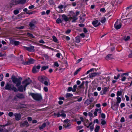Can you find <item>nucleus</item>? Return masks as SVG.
<instances>
[{
    "mask_svg": "<svg viewBox=\"0 0 132 132\" xmlns=\"http://www.w3.org/2000/svg\"><path fill=\"white\" fill-rule=\"evenodd\" d=\"M38 79L39 81L46 86H47L50 84L48 79L44 76H40L38 77Z\"/></svg>",
    "mask_w": 132,
    "mask_h": 132,
    "instance_id": "1",
    "label": "nucleus"
},
{
    "mask_svg": "<svg viewBox=\"0 0 132 132\" xmlns=\"http://www.w3.org/2000/svg\"><path fill=\"white\" fill-rule=\"evenodd\" d=\"M30 84V81L26 80L23 81L22 83V85L18 88V90L20 92H23V90H25L26 87L27 86Z\"/></svg>",
    "mask_w": 132,
    "mask_h": 132,
    "instance_id": "2",
    "label": "nucleus"
},
{
    "mask_svg": "<svg viewBox=\"0 0 132 132\" xmlns=\"http://www.w3.org/2000/svg\"><path fill=\"white\" fill-rule=\"evenodd\" d=\"M4 88L6 90H13L14 92H16L18 90L13 85L9 83L7 84L5 86Z\"/></svg>",
    "mask_w": 132,
    "mask_h": 132,
    "instance_id": "3",
    "label": "nucleus"
},
{
    "mask_svg": "<svg viewBox=\"0 0 132 132\" xmlns=\"http://www.w3.org/2000/svg\"><path fill=\"white\" fill-rule=\"evenodd\" d=\"M12 79L13 82L16 84V86L17 87H18L20 85L22 80L21 78H18L13 76L12 77Z\"/></svg>",
    "mask_w": 132,
    "mask_h": 132,
    "instance_id": "4",
    "label": "nucleus"
},
{
    "mask_svg": "<svg viewBox=\"0 0 132 132\" xmlns=\"http://www.w3.org/2000/svg\"><path fill=\"white\" fill-rule=\"evenodd\" d=\"M69 16H70V18L71 19L73 20L72 21V22H75L77 19V18L75 16V13L72 11H70Z\"/></svg>",
    "mask_w": 132,
    "mask_h": 132,
    "instance_id": "5",
    "label": "nucleus"
},
{
    "mask_svg": "<svg viewBox=\"0 0 132 132\" xmlns=\"http://www.w3.org/2000/svg\"><path fill=\"white\" fill-rule=\"evenodd\" d=\"M30 95L35 100L39 101L41 99V96L39 94L31 93Z\"/></svg>",
    "mask_w": 132,
    "mask_h": 132,
    "instance_id": "6",
    "label": "nucleus"
},
{
    "mask_svg": "<svg viewBox=\"0 0 132 132\" xmlns=\"http://www.w3.org/2000/svg\"><path fill=\"white\" fill-rule=\"evenodd\" d=\"M40 68V65H38L34 67L32 69V72L34 73L37 72L39 71Z\"/></svg>",
    "mask_w": 132,
    "mask_h": 132,
    "instance_id": "7",
    "label": "nucleus"
},
{
    "mask_svg": "<svg viewBox=\"0 0 132 132\" xmlns=\"http://www.w3.org/2000/svg\"><path fill=\"white\" fill-rule=\"evenodd\" d=\"M34 46H30L29 47H24V48L26 49L29 51L31 52H33L34 51Z\"/></svg>",
    "mask_w": 132,
    "mask_h": 132,
    "instance_id": "8",
    "label": "nucleus"
},
{
    "mask_svg": "<svg viewBox=\"0 0 132 132\" xmlns=\"http://www.w3.org/2000/svg\"><path fill=\"white\" fill-rule=\"evenodd\" d=\"M71 125V123L69 122V123L65 124L63 125V126L66 129H69L72 128Z\"/></svg>",
    "mask_w": 132,
    "mask_h": 132,
    "instance_id": "9",
    "label": "nucleus"
},
{
    "mask_svg": "<svg viewBox=\"0 0 132 132\" xmlns=\"http://www.w3.org/2000/svg\"><path fill=\"white\" fill-rule=\"evenodd\" d=\"M26 0H15V3L13 4H23L24 3L26 2Z\"/></svg>",
    "mask_w": 132,
    "mask_h": 132,
    "instance_id": "10",
    "label": "nucleus"
},
{
    "mask_svg": "<svg viewBox=\"0 0 132 132\" xmlns=\"http://www.w3.org/2000/svg\"><path fill=\"white\" fill-rule=\"evenodd\" d=\"M6 126V125H4L3 126L0 125V131L2 132H7V130L5 129L4 127Z\"/></svg>",
    "mask_w": 132,
    "mask_h": 132,
    "instance_id": "11",
    "label": "nucleus"
},
{
    "mask_svg": "<svg viewBox=\"0 0 132 132\" xmlns=\"http://www.w3.org/2000/svg\"><path fill=\"white\" fill-rule=\"evenodd\" d=\"M128 73H124L121 76V77L122 78L121 80L122 81H125L126 77L128 76Z\"/></svg>",
    "mask_w": 132,
    "mask_h": 132,
    "instance_id": "12",
    "label": "nucleus"
},
{
    "mask_svg": "<svg viewBox=\"0 0 132 132\" xmlns=\"http://www.w3.org/2000/svg\"><path fill=\"white\" fill-rule=\"evenodd\" d=\"M84 122V125L87 126V128H89L90 127V126L92 124V122L90 123L88 125V124L89 123L88 120H85Z\"/></svg>",
    "mask_w": 132,
    "mask_h": 132,
    "instance_id": "13",
    "label": "nucleus"
},
{
    "mask_svg": "<svg viewBox=\"0 0 132 132\" xmlns=\"http://www.w3.org/2000/svg\"><path fill=\"white\" fill-rule=\"evenodd\" d=\"M92 23L95 27L98 26L100 24V22L97 20H95L92 22Z\"/></svg>",
    "mask_w": 132,
    "mask_h": 132,
    "instance_id": "14",
    "label": "nucleus"
},
{
    "mask_svg": "<svg viewBox=\"0 0 132 132\" xmlns=\"http://www.w3.org/2000/svg\"><path fill=\"white\" fill-rule=\"evenodd\" d=\"M62 16L63 20H64L65 21H68L71 19L70 17H67L64 14L62 15Z\"/></svg>",
    "mask_w": 132,
    "mask_h": 132,
    "instance_id": "15",
    "label": "nucleus"
},
{
    "mask_svg": "<svg viewBox=\"0 0 132 132\" xmlns=\"http://www.w3.org/2000/svg\"><path fill=\"white\" fill-rule=\"evenodd\" d=\"M14 116H15V119L17 120H20L21 117V115L20 114H15Z\"/></svg>",
    "mask_w": 132,
    "mask_h": 132,
    "instance_id": "16",
    "label": "nucleus"
},
{
    "mask_svg": "<svg viewBox=\"0 0 132 132\" xmlns=\"http://www.w3.org/2000/svg\"><path fill=\"white\" fill-rule=\"evenodd\" d=\"M108 88L106 87H104L103 88V91H101V95H103L105 94L108 91Z\"/></svg>",
    "mask_w": 132,
    "mask_h": 132,
    "instance_id": "17",
    "label": "nucleus"
},
{
    "mask_svg": "<svg viewBox=\"0 0 132 132\" xmlns=\"http://www.w3.org/2000/svg\"><path fill=\"white\" fill-rule=\"evenodd\" d=\"M114 27L116 29H119L121 27V24H118V22L116 21Z\"/></svg>",
    "mask_w": 132,
    "mask_h": 132,
    "instance_id": "18",
    "label": "nucleus"
},
{
    "mask_svg": "<svg viewBox=\"0 0 132 132\" xmlns=\"http://www.w3.org/2000/svg\"><path fill=\"white\" fill-rule=\"evenodd\" d=\"M29 126V124L27 121H25L22 123L21 125V126L23 127L26 126L28 127Z\"/></svg>",
    "mask_w": 132,
    "mask_h": 132,
    "instance_id": "19",
    "label": "nucleus"
},
{
    "mask_svg": "<svg viewBox=\"0 0 132 132\" xmlns=\"http://www.w3.org/2000/svg\"><path fill=\"white\" fill-rule=\"evenodd\" d=\"M12 44H14L15 45L17 46L20 44V42L19 41H14L13 40L10 42Z\"/></svg>",
    "mask_w": 132,
    "mask_h": 132,
    "instance_id": "20",
    "label": "nucleus"
},
{
    "mask_svg": "<svg viewBox=\"0 0 132 132\" xmlns=\"http://www.w3.org/2000/svg\"><path fill=\"white\" fill-rule=\"evenodd\" d=\"M57 117H59L60 116L61 117H65L66 116V115L64 113H62L60 114L59 112L56 115Z\"/></svg>",
    "mask_w": 132,
    "mask_h": 132,
    "instance_id": "21",
    "label": "nucleus"
},
{
    "mask_svg": "<svg viewBox=\"0 0 132 132\" xmlns=\"http://www.w3.org/2000/svg\"><path fill=\"white\" fill-rule=\"evenodd\" d=\"M24 97L23 95L21 94H17L16 96H14V98L15 99H16L15 97H18V98H23Z\"/></svg>",
    "mask_w": 132,
    "mask_h": 132,
    "instance_id": "22",
    "label": "nucleus"
},
{
    "mask_svg": "<svg viewBox=\"0 0 132 132\" xmlns=\"http://www.w3.org/2000/svg\"><path fill=\"white\" fill-rule=\"evenodd\" d=\"M130 37L129 36H125L123 39L125 41H127L129 40L130 39Z\"/></svg>",
    "mask_w": 132,
    "mask_h": 132,
    "instance_id": "23",
    "label": "nucleus"
},
{
    "mask_svg": "<svg viewBox=\"0 0 132 132\" xmlns=\"http://www.w3.org/2000/svg\"><path fill=\"white\" fill-rule=\"evenodd\" d=\"M35 61V60L34 59H31L28 61V64H33L34 63Z\"/></svg>",
    "mask_w": 132,
    "mask_h": 132,
    "instance_id": "24",
    "label": "nucleus"
},
{
    "mask_svg": "<svg viewBox=\"0 0 132 132\" xmlns=\"http://www.w3.org/2000/svg\"><path fill=\"white\" fill-rule=\"evenodd\" d=\"M97 74L95 72L89 75V77L90 78H91L94 77L96 76Z\"/></svg>",
    "mask_w": 132,
    "mask_h": 132,
    "instance_id": "25",
    "label": "nucleus"
},
{
    "mask_svg": "<svg viewBox=\"0 0 132 132\" xmlns=\"http://www.w3.org/2000/svg\"><path fill=\"white\" fill-rule=\"evenodd\" d=\"M46 124L44 123H43L41 126L39 127V129L40 130L42 129H44L46 126Z\"/></svg>",
    "mask_w": 132,
    "mask_h": 132,
    "instance_id": "26",
    "label": "nucleus"
},
{
    "mask_svg": "<svg viewBox=\"0 0 132 132\" xmlns=\"http://www.w3.org/2000/svg\"><path fill=\"white\" fill-rule=\"evenodd\" d=\"M117 99V103L119 104L120 103L121 100V98L120 97H117L116 98Z\"/></svg>",
    "mask_w": 132,
    "mask_h": 132,
    "instance_id": "27",
    "label": "nucleus"
},
{
    "mask_svg": "<svg viewBox=\"0 0 132 132\" xmlns=\"http://www.w3.org/2000/svg\"><path fill=\"white\" fill-rule=\"evenodd\" d=\"M100 128V126H96L95 129V132H97L99 130Z\"/></svg>",
    "mask_w": 132,
    "mask_h": 132,
    "instance_id": "28",
    "label": "nucleus"
},
{
    "mask_svg": "<svg viewBox=\"0 0 132 132\" xmlns=\"http://www.w3.org/2000/svg\"><path fill=\"white\" fill-rule=\"evenodd\" d=\"M122 94V92L120 91H118L117 94V97H119V96H121Z\"/></svg>",
    "mask_w": 132,
    "mask_h": 132,
    "instance_id": "29",
    "label": "nucleus"
},
{
    "mask_svg": "<svg viewBox=\"0 0 132 132\" xmlns=\"http://www.w3.org/2000/svg\"><path fill=\"white\" fill-rule=\"evenodd\" d=\"M106 19L105 17H103L102 18L101 20V22L103 23H104L106 21Z\"/></svg>",
    "mask_w": 132,
    "mask_h": 132,
    "instance_id": "30",
    "label": "nucleus"
},
{
    "mask_svg": "<svg viewBox=\"0 0 132 132\" xmlns=\"http://www.w3.org/2000/svg\"><path fill=\"white\" fill-rule=\"evenodd\" d=\"M91 102H92L90 100L88 99L86 100L85 103L86 104L88 105Z\"/></svg>",
    "mask_w": 132,
    "mask_h": 132,
    "instance_id": "31",
    "label": "nucleus"
},
{
    "mask_svg": "<svg viewBox=\"0 0 132 132\" xmlns=\"http://www.w3.org/2000/svg\"><path fill=\"white\" fill-rule=\"evenodd\" d=\"M48 66H44L41 68L42 70H44L48 68Z\"/></svg>",
    "mask_w": 132,
    "mask_h": 132,
    "instance_id": "32",
    "label": "nucleus"
},
{
    "mask_svg": "<svg viewBox=\"0 0 132 132\" xmlns=\"http://www.w3.org/2000/svg\"><path fill=\"white\" fill-rule=\"evenodd\" d=\"M81 68H79L74 73V75H76L78 72L81 70Z\"/></svg>",
    "mask_w": 132,
    "mask_h": 132,
    "instance_id": "33",
    "label": "nucleus"
},
{
    "mask_svg": "<svg viewBox=\"0 0 132 132\" xmlns=\"http://www.w3.org/2000/svg\"><path fill=\"white\" fill-rule=\"evenodd\" d=\"M76 42L77 43H79L80 42V39L79 37H76Z\"/></svg>",
    "mask_w": 132,
    "mask_h": 132,
    "instance_id": "34",
    "label": "nucleus"
},
{
    "mask_svg": "<svg viewBox=\"0 0 132 132\" xmlns=\"http://www.w3.org/2000/svg\"><path fill=\"white\" fill-rule=\"evenodd\" d=\"M95 111L98 112V113H101L102 111L101 108H100L99 109H95Z\"/></svg>",
    "mask_w": 132,
    "mask_h": 132,
    "instance_id": "35",
    "label": "nucleus"
},
{
    "mask_svg": "<svg viewBox=\"0 0 132 132\" xmlns=\"http://www.w3.org/2000/svg\"><path fill=\"white\" fill-rule=\"evenodd\" d=\"M77 87V86L76 85H74L73 86L72 91L73 92H75L76 90V88Z\"/></svg>",
    "mask_w": 132,
    "mask_h": 132,
    "instance_id": "36",
    "label": "nucleus"
},
{
    "mask_svg": "<svg viewBox=\"0 0 132 132\" xmlns=\"http://www.w3.org/2000/svg\"><path fill=\"white\" fill-rule=\"evenodd\" d=\"M62 22V21L59 18L57 19L56 20V22L57 23H61Z\"/></svg>",
    "mask_w": 132,
    "mask_h": 132,
    "instance_id": "37",
    "label": "nucleus"
},
{
    "mask_svg": "<svg viewBox=\"0 0 132 132\" xmlns=\"http://www.w3.org/2000/svg\"><path fill=\"white\" fill-rule=\"evenodd\" d=\"M120 75L119 74H118L117 76H114V78L116 80L118 79L119 78Z\"/></svg>",
    "mask_w": 132,
    "mask_h": 132,
    "instance_id": "38",
    "label": "nucleus"
},
{
    "mask_svg": "<svg viewBox=\"0 0 132 132\" xmlns=\"http://www.w3.org/2000/svg\"><path fill=\"white\" fill-rule=\"evenodd\" d=\"M27 35L28 36L32 38H34V36H33V35L31 34H30L29 33H28L27 34Z\"/></svg>",
    "mask_w": 132,
    "mask_h": 132,
    "instance_id": "39",
    "label": "nucleus"
},
{
    "mask_svg": "<svg viewBox=\"0 0 132 132\" xmlns=\"http://www.w3.org/2000/svg\"><path fill=\"white\" fill-rule=\"evenodd\" d=\"M19 11L17 10H15L14 11V13L15 15L18 14L19 13Z\"/></svg>",
    "mask_w": 132,
    "mask_h": 132,
    "instance_id": "40",
    "label": "nucleus"
},
{
    "mask_svg": "<svg viewBox=\"0 0 132 132\" xmlns=\"http://www.w3.org/2000/svg\"><path fill=\"white\" fill-rule=\"evenodd\" d=\"M49 2L51 5H52L54 4V1L52 0H50Z\"/></svg>",
    "mask_w": 132,
    "mask_h": 132,
    "instance_id": "41",
    "label": "nucleus"
},
{
    "mask_svg": "<svg viewBox=\"0 0 132 132\" xmlns=\"http://www.w3.org/2000/svg\"><path fill=\"white\" fill-rule=\"evenodd\" d=\"M52 37L54 42H56L57 41V39L55 36H53Z\"/></svg>",
    "mask_w": 132,
    "mask_h": 132,
    "instance_id": "42",
    "label": "nucleus"
},
{
    "mask_svg": "<svg viewBox=\"0 0 132 132\" xmlns=\"http://www.w3.org/2000/svg\"><path fill=\"white\" fill-rule=\"evenodd\" d=\"M3 78V76L2 74H0V81L2 80Z\"/></svg>",
    "mask_w": 132,
    "mask_h": 132,
    "instance_id": "43",
    "label": "nucleus"
},
{
    "mask_svg": "<svg viewBox=\"0 0 132 132\" xmlns=\"http://www.w3.org/2000/svg\"><path fill=\"white\" fill-rule=\"evenodd\" d=\"M72 95L70 93H68L67 94L66 96L67 97H70L72 96Z\"/></svg>",
    "mask_w": 132,
    "mask_h": 132,
    "instance_id": "44",
    "label": "nucleus"
},
{
    "mask_svg": "<svg viewBox=\"0 0 132 132\" xmlns=\"http://www.w3.org/2000/svg\"><path fill=\"white\" fill-rule=\"evenodd\" d=\"M70 121L68 119H67L64 120V121L65 123H68L70 122Z\"/></svg>",
    "mask_w": 132,
    "mask_h": 132,
    "instance_id": "45",
    "label": "nucleus"
},
{
    "mask_svg": "<svg viewBox=\"0 0 132 132\" xmlns=\"http://www.w3.org/2000/svg\"><path fill=\"white\" fill-rule=\"evenodd\" d=\"M101 117L103 118H105V114L102 113L101 114Z\"/></svg>",
    "mask_w": 132,
    "mask_h": 132,
    "instance_id": "46",
    "label": "nucleus"
},
{
    "mask_svg": "<svg viewBox=\"0 0 132 132\" xmlns=\"http://www.w3.org/2000/svg\"><path fill=\"white\" fill-rule=\"evenodd\" d=\"M101 123L102 125H104L106 124V122L105 121L103 120L101 121Z\"/></svg>",
    "mask_w": 132,
    "mask_h": 132,
    "instance_id": "47",
    "label": "nucleus"
},
{
    "mask_svg": "<svg viewBox=\"0 0 132 132\" xmlns=\"http://www.w3.org/2000/svg\"><path fill=\"white\" fill-rule=\"evenodd\" d=\"M125 104L124 103H122L120 104V107L121 108H122L123 107L125 106Z\"/></svg>",
    "mask_w": 132,
    "mask_h": 132,
    "instance_id": "48",
    "label": "nucleus"
},
{
    "mask_svg": "<svg viewBox=\"0 0 132 132\" xmlns=\"http://www.w3.org/2000/svg\"><path fill=\"white\" fill-rule=\"evenodd\" d=\"M64 7V5H60L58 6V8L60 9H61L63 8Z\"/></svg>",
    "mask_w": 132,
    "mask_h": 132,
    "instance_id": "49",
    "label": "nucleus"
},
{
    "mask_svg": "<svg viewBox=\"0 0 132 132\" xmlns=\"http://www.w3.org/2000/svg\"><path fill=\"white\" fill-rule=\"evenodd\" d=\"M54 65L55 66H56L57 67H58L59 66V64L57 62H55L54 63Z\"/></svg>",
    "mask_w": 132,
    "mask_h": 132,
    "instance_id": "50",
    "label": "nucleus"
},
{
    "mask_svg": "<svg viewBox=\"0 0 132 132\" xmlns=\"http://www.w3.org/2000/svg\"><path fill=\"white\" fill-rule=\"evenodd\" d=\"M34 7H35V6L34 5H31L29 6V7L28 8L29 9H32L33 8H34Z\"/></svg>",
    "mask_w": 132,
    "mask_h": 132,
    "instance_id": "51",
    "label": "nucleus"
},
{
    "mask_svg": "<svg viewBox=\"0 0 132 132\" xmlns=\"http://www.w3.org/2000/svg\"><path fill=\"white\" fill-rule=\"evenodd\" d=\"M125 97L126 98V100L127 101H128L129 100V97L126 95L125 96Z\"/></svg>",
    "mask_w": 132,
    "mask_h": 132,
    "instance_id": "52",
    "label": "nucleus"
},
{
    "mask_svg": "<svg viewBox=\"0 0 132 132\" xmlns=\"http://www.w3.org/2000/svg\"><path fill=\"white\" fill-rule=\"evenodd\" d=\"M13 113L11 112H9L8 113V115L10 117L12 116L13 115Z\"/></svg>",
    "mask_w": 132,
    "mask_h": 132,
    "instance_id": "53",
    "label": "nucleus"
},
{
    "mask_svg": "<svg viewBox=\"0 0 132 132\" xmlns=\"http://www.w3.org/2000/svg\"><path fill=\"white\" fill-rule=\"evenodd\" d=\"M70 32L71 30L70 29H68L65 31V33L67 34H68Z\"/></svg>",
    "mask_w": 132,
    "mask_h": 132,
    "instance_id": "54",
    "label": "nucleus"
},
{
    "mask_svg": "<svg viewBox=\"0 0 132 132\" xmlns=\"http://www.w3.org/2000/svg\"><path fill=\"white\" fill-rule=\"evenodd\" d=\"M94 123H98V120L96 119L94 121Z\"/></svg>",
    "mask_w": 132,
    "mask_h": 132,
    "instance_id": "55",
    "label": "nucleus"
},
{
    "mask_svg": "<svg viewBox=\"0 0 132 132\" xmlns=\"http://www.w3.org/2000/svg\"><path fill=\"white\" fill-rule=\"evenodd\" d=\"M128 57L132 58V51L130 53Z\"/></svg>",
    "mask_w": 132,
    "mask_h": 132,
    "instance_id": "56",
    "label": "nucleus"
},
{
    "mask_svg": "<svg viewBox=\"0 0 132 132\" xmlns=\"http://www.w3.org/2000/svg\"><path fill=\"white\" fill-rule=\"evenodd\" d=\"M90 129L91 131H93V130L94 126L93 125L90 126Z\"/></svg>",
    "mask_w": 132,
    "mask_h": 132,
    "instance_id": "57",
    "label": "nucleus"
},
{
    "mask_svg": "<svg viewBox=\"0 0 132 132\" xmlns=\"http://www.w3.org/2000/svg\"><path fill=\"white\" fill-rule=\"evenodd\" d=\"M120 121L121 122H123L125 121V119L123 117H122Z\"/></svg>",
    "mask_w": 132,
    "mask_h": 132,
    "instance_id": "58",
    "label": "nucleus"
},
{
    "mask_svg": "<svg viewBox=\"0 0 132 132\" xmlns=\"http://www.w3.org/2000/svg\"><path fill=\"white\" fill-rule=\"evenodd\" d=\"M82 128V126H78L77 127L78 130H79L81 129Z\"/></svg>",
    "mask_w": 132,
    "mask_h": 132,
    "instance_id": "59",
    "label": "nucleus"
},
{
    "mask_svg": "<svg viewBox=\"0 0 132 132\" xmlns=\"http://www.w3.org/2000/svg\"><path fill=\"white\" fill-rule=\"evenodd\" d=\"M82 59V58H81L79 59H78L77 61V63H79L80 62Z\"/></svg>",
    "mask_w": 132,
    "mask_h": 132,
    "instance_id": "60",
    "label": "nucleus"
},
{
    "mask_svg": "<svg viewBox=\"0 0 132 132\" xmlns=\"http://www.w3.org/2000/svg\"><path fill=\"white\" fill-rule=\"evenodd\" d=\"M72 89L71 87H69L68 89V91H72Z\"/></svg>",
    "mask_w": 132,
    "mask_h": 132,
    "instance_id": "61",
    "label": "nucleus"
},
{
    "mask_svg": "<svg viewBox=\"0 0 132 132\" xmlns=\"http://www.w3.org/2000/svg\"><path fill=\"white\" fill-rule=\"evenodd\" d=\"M39 42L41 43L44 44L45 43L44 42L42 39L40 40L39 41Z\"/></svg>",
    "mask_w": 132,
    "mask_h": 132,
    "instance_id": "62",
    "label": "nucleus"
},
{
    "mask_svg": "<svg viewBox=\"0 0 132 132\" xmlns=\"http://www.w3.org/2000/svg\"><path fill=\"white\" fill-rule=\"evenodd\" d=\"M94 96H97L98 95V93L97 92H95L94 93Z\"/></svg>",
    "mask_w": 132,
    "mask_h": 132,
    "instance_id": "63",
    "label": "nucleus"
},
{
    "mask_svg": "<svg viewBox=\"0 0 132 132\" xmlns=\"http://www.w3.org/2000/svg\"><path fill=\"white\" fill-rule=\"evenodd\" d=\"M44 90L46 92H47L48 90V89L47 87H44Z\"/></svg>",
    "mask_w": 132,
    "mask_h": 132,
    "instance_id": "64",
    "label": "nucleus"
}]
</instances>
